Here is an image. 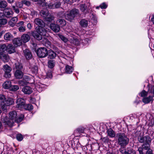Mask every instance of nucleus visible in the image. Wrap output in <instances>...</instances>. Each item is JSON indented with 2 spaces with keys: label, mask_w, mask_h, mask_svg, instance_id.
I'll use <instances>...</instances> for the list:
<instances>
[{
  "label": "nucleus",
  "mask_w": 154,
  "mask_h": 154,
  "mask_svg": "<svg viewBox=\"0 0 154 154\" xmlns=\"http://www.w3.org/2000/svg\"><path fill=\"white\" fill-rule=\"evenodd\" d=\"M9 119H8L7 117H4L2 116L1 118L2 122L5 125H7L9 127H12L13 125L14 122H16L19 123L23 120L24 116L21 114L17 118V113L15 111L11 112L9 113Z\"/></svg>",
  "instance_id": "nucleus-1"
},
{
  "label": "nucleus",
  "mask_w": 154,
  "mask_h": 154,
  "mask_svg": "<svg viewBox=\"0 0 154 154\" xmlns=\"http://www.w3.org/2000/svg\"><path fill=\"white\" fill-rule=\"evenodd\" d=\"M34 1L38 2V4L42 7L46 8L54 9L59 8L61 5V3L60 2H55L54 4L50 3L47 4L45 0H33Z\"/></svg>",
  "instance_id": "nucleus-2"
},
{
  "label": "nucleus",
  "mask_w": 154,
  "mask_h": 154,
  "mask_svg": "<svg viewBox=\"0 0 154 154\" xmlns=\"http://www.w3.org/2000/svg\"><path fill=\"white\" fill-rule=\"evenodd\" d=\"M46 30L43 27L39 28L36 31H34L31 32L32 36L38 40H41L42 36L46 35Z\"/></svg>",
  "instance_id": "nucleus-3"
},
{
  "label": "nucleus",
  "mask_w": 154,
  "mask_h": 154,
  "mask_svg": "<svg viewBox=\"0 0 154 154\" xmlns=\"http://www.w3.org/2000/svg\"><path fill=\"white\" fill-rule=\"evenodd\" d=\"M118 141L119 145L122 146H125L128 144L129 142V139L123 133H120L117 134Z\"/></svg>",
  "instance_id": "nucleus-4"
},
{
  "label": "nucleus",
  "mask_w": 154,
  "mask_h": 154,
  "mask_svg": "<svg viewBox=\"0 0 154 154\" xmlns=\"http://www.w3.org/2000/svg\"><path fill=\"white\" fill-rule=\"evenodd\" d=\"M78 14V10L74 9L71 10L69 13L65 14V16L66 20L71 21Z\"/></svg>",
  "instance_id": "nucleus-5"
},
{
  "label": "nucleus",
  "mask_w": 154,
  "mask_h": 154,
  "mask_svg": "<svg viewBox=\"0 0 154 154\" xmlns=\"http://www.w3.org/2000/svg\"><path fill=\"white\" fill-rule=\"evenodd\" d=\"M14 100L11 98H5L4 102L2 103V108L3 110L5 111L7 109V107L13 104Z\"/></svg>",
  "instance_id": "nucleus-6"
},
{
  "label": "nucleus",
  "mask_w": 154,
  "mask_h": 154,
  "mask_svg": "<svg viewBox=\"0 0 154 154\" xmlns=\"http://www.w3.org/2000/svg\"><path fill=\"white\" fill-rule=\"evenodd\" d=\"M47 49L45 48H40L37 50V54L40 57H45L48 55Z\"/></svg>",
  "instance_id": "nucleus-7"
},
{
  "label": "nucleus",
  "mask_w": 154,
  "mask_h": 154,
  "mask_svg": "<svg viewBox=\"0 0 154 154\" xmlns=\"http://www.w3.org/2000/svg\"><path fill=\"white\" fill-rule=\"evenodd\" d=\"M138 140L141 143H144V144H149L151 141V139L149 136H139L138 138Z\"/></svg>",
  "instance_id": "nucleus-8"
},
{
  "label": "nucleus",
  "mask_w": 154,
  "mask_h": 154,
  "mask_svg": "<svg viewBox=\"0 0 154 154\" xmlns=\"http://www.w3.org/2000/svg\"><path fill=\"white\" fill-rule=\"evenodd\" d=\"M4 70L5 72V76L6 78H9L11 77L10 72L11 69L8 65H6L3 66Z\"/></svg>",
  "instance_id": "nucleus-9"
},
{
  "label": "nucleus",
  "mask_w": 154,
  "mask_h": 154,
  "mask_svg": "<svg viewBox=\"0 0 154 154\" xmlns=\"http://www.w3.org/2000/svg\"><path fill=\"white\" fill-rule=\"evenodd\" d=\"M150 148V146L149 144L148 143L143 144L142 147H140L138 149V151L140 154H144L145 150H147Z\"/></svg>",
  "instance_id": "nucleus-10"
},
{
  "label": "nucleus",
  "mask_w": 154,
  "mask_h": 154,
  "mask_svg": "<svg viewBox=\"0 0 154 154\" xmlns=\"http://www.w3.org/2000/svg\"><path fill=\"white\" fill-rule=\"evenodd\" d=\"M16 103H17L16 107L19 109H23L25 104V100L22 98L18 99Z\"/></svg>",
  "instance_id": "nucleus-11"
},
{
  "label": "nucleus",
  "mask_w": 154,
  "mask_h": 154,
  "mask_svg": "<svg viewBox=\"0 0 154 154\" xmlns=\"http://www.w3.org/2000/svg\"><path fill=\"white\" fill-rule=\"evenodd\" d=\"M50 27L51 29L55 32H58L60 30L59 26L57 24L51 23L50 25Z\"/></svg>",
  "instance_id": "nucleus-12"
},
{
  "label": "nucleus",
  "mask_w": 154,
  "mask_h": 154,
  "mask_svg": "<svg viewBox=\"0 0 154 154\" xmlns=\"http://www.w3.org/2000/svg\"><path fill=\"white\" fill-rule=\"evenodd\" d=\"M22 91L25 94H29L32 92V88L29 86H26L22 88Z\"/></svg>",
  "instance_id": "nucleus-13"
},
{
  "label": "nucleus",
  "mask_w": 154,
  "mask_h": 154,
  "mask_svg": "<svg viewBox=\"0 0 154 154\" xmlns=\"http://www.w3.org/2000/svg\"><path fill=\"white\" fill-rule=\"evenodd\" d=\"M13 12L11 9L7 8L5 10L4 14L7 17H11L12 15Z\"/></svg>",
  "instance_id": "nucleus-14"
},
{
  "label": "nucleus",
  "mask_w": 154,
  "mask_h": 154,
  "mask_svg": "<svg viewBox=\"0 0 154 154\" xmlns=\"http://www.w3.org/2000/svg\"><path fill=\"white\" fill-rule=\"evenodd\" d=\"M24 34H23L21 37V40L24 43H26L28 42L30 39V37L28 33Z\"/></svg>",
  "instance_id": "nucleus-15"
},
{
  "label": "nucleus",
  "mask_w": 154,
  "mask_h": 154,
  "mask_svg": "<svg viewBox=\"0 0 154 154\" xmlns=\"http://www.w3.org/2000/svg\"><path fill=\"white\" fill-rule=\"evenodd\" d=\"M34 22L36 25L41 27H43L45 26L44 22L41 19L36 18L35 19Z\"/></svg>",
  "instance_id": "nucleus-16"
},
{
  "label": "nucleus",
  "mask_w": 154,
  "mask_h": 154,
  "mask_svg": "<svg viewBox=\"0 0 154 154\" xmlns=\"http://www.w3.org/2000/svg\"><path fill=\"white\" fill-rule=\"evenodd\" d=\"M153 100V96H151V95H149L148 97H146L142 99L143 102L145 104L148 103L151 101L152 102Z\"/></svg>",
  "instance_id": "nucleus-17"
},
{
  "label": "nucleus",
  "mask_w": 154,
  "mask_h": 154,
  "mask_svg": "<svg viewBox=\"0 0 154 154\" xmlns=\"http://www.w3.org/2000/svg\"><path fill=\"white\" fill-rule=\"evenodd\" d=\"M40 15L44 19L49 14L48 11L47 9H44L40 12Z\"/></svg>",
  "instance_id": "nucleus-18"
},
{
  "label": "nucleus",
  "mask_w": 154,
  "mask_h": 154,
  "mask_svg": "<svg viewBox=\"0 0 154 154\" xmlns=\"http://www.w3.org/2000/svg\"><path fill=\"white\" fill-rule=\"evenodd\" d=\"M15 75L17 79H20L22 78L23 73L21 70H17L15 73Z\"/></svg>",
  "instance_id": "nucleus-19"
},
{
  "label": "nucleus",
  "mask_w": 154,
  "mask_h": 154,
  "mask_svg": "<svg viewBox=\"0 0 154 154\" xmlns=\"http://www.w3.org/2000/svg\"><path fill=\"white\" fill-rule=\"evenodd\" d=\"M22 41L20 38H15L13 41V43L15 46H19L22 44Z\"/></svg>",
  "instance_id": "nucleus-20"
},
{
  "label": "nucleus",
  "mask_w": 154,
  "mask_h": 154,
  "mask_svg": "<svg viewBox=\"0 0 154 154\" xmlns=\"http://www.w3.org/2000/svg\"><path fill=\"white\" fill-rule=\"evenodd\" d=\"M0 58L5 62L8 61L9 58V57L7 54L4 53L1 54H0Z\"/></svg>",
  "instance_id": "nucleus-21"
},
{
  "label": "nucleus",
  "mask_w": 154,
  "mask_h": 154,
  "mask_svg": "<svg viewBox=\"0 0 154 154\" xmlns=\"http://www.w3.org/2000/svg\"><path fill=\"white\" fill-rule=\"evenodd\" d=\"M24 53L26 58L27 59H30L32 57V55L31 52L28 49H25L24 51Z\"/></svg>",
  "instance_id": "nucleus-22"
},
{
  "label": "nucleus",
  "mask_w": 154,
  "mask_h": 154,
  "mask_svg": "<svg viewBox=\"0 0 154 154\" xmlns=\"http://www.w3.org/2000/svg\"><path fill=\"white\" fill-rule=\"evenodd\" d=\"M7 50L10 54L15 52V48L12 44H9L7 45Z\"/></svg>",
  "instance_id": "nucleus-23"
},
{
  "label": "nucleus",
  "mask_w": 154,
  "mask_h": 154,
  "mask_svg": "<svg viewBox=\"0 0 154 154\" xmlns=\"http://www.w3.org/2000/svg\"><path fill=\"white\" fill-rule=\"evenodd\" d=\"M88 23V20L85 19L82 20L80 22L81 26L84 27H86L87 26Z\"/></svg>",
  "instance_id": "nucleus-24"
},
{
  "label": "nucleus",
  "mask_w": 154,
  "mask_h": 154,
  "mask_svg": "<svg viewBox=\"0 0 154 154\" xmlns=\"http://www.w3.org/2000/svg\"><path fill=\"white\" fill-rule=\"evenodd\" d=\"M3 87L6 89L11 88V82L10 81H7L3 85Z\"/></svg>",
  "instance_id": "nucleus-25"
},
{
  "label": "nucleus",
  "mask_w": 154,
  "mask_h": 154,
  "mask_svg": "<svg viewBox=\"0 0 154 154\" xmlns=\"http://www.w3.org/2000/svg\"><path fill=\"white\" fill-rule=\"evenodd\" d=\"M57 23L61 26H64L66 24V21L61 18L58 19L57 21Z\"/></svg>",
  "instance_id": "nucleus-26"
},
{
  "label": "nucleus",
  "mask_w": 154,
  "mask_h": 154,
  "mask_svg": "<svg viewBox=\"0 0 154 154\" xmlns=\"http://www.w3.org/2000/svg\"><path fill=\"white\" fill-rule=\"evenodd\" d=\"M48 55V57L50 59H54L56 56V53L51 50L49 51Z\"/></svg>",
  "instance_id": "nucleus-27"
},
{
  "label": "nucleus",
  "mask_w": 154,
  "mask_h": 154,
  "mask_svg": "<svg viewBox=\"0 0 154 154\" xmlns=\"http://www.w3.org/2000/svg\"><path fill=\"white\" fill-rule=\"evenodd\" d=\"M84 128L83 127H80L77 128L74 131V133L77 135L84 132Z\"/></svg>",
  "instance_id": "nucleus-28"
},
{
  "label": "nucleus",
  "mask_w": 154,
  "mask_h": 154,
  "mask_svg": "<svg viewBox=\"0 0 154 154\" xmlns=\"http://www.w3.org/2000/svg\"><path fill=\"white\" fill-rule=\"evenodd\" d=\"M7 50V46L5 44L0 45V54Z\"/></svg>",
  "instance_id": "nucleus-29"
},
{
  "label": "nucleus",
  "mask_w": 154,
  "mask_h": 154,
  "mask_svg": "<svg viewBox=\"0 0 154 154\" xmlns=\"http://www.w3.org/2000/svg\"><path fill=\"white\" fill-rule=\"evenodd\" d=\"M4 38L6 40H10L13 38L12 35L9 32L7 33L4 35Z\"/></svg>",
  "instance_id": "nucleus-30"
},
{
  "label": "nucleus",
  "mask_w": 154,
  "mask_h": 154,
  "mask_svg": "<svg viewBox=\"0 0 154 154\" xmlns=\"http://www.w3.org/2000/svg\"><path fill=\"white\" fill-rule=\"evenodd\" d=\"M73 70V68L67 65L65 67V71L66 73H72Z\"/></svg>",
  "instance_id": "nucleus-31"
},
{
  "label": "nucleus",
  "mask_w": 154,
  "mask_h": 154,
  "mask_svg": "<svg viewBox=\"0 0 154 154\" xmlns=\"http://www.w3.org/2000/svg\"><path fill=\"white\" fill-rule=\"evenodd\" d=\"M107 133L108 135L111 137H114L115 136V133L111 128H109L108 130Z\"/></svg>",
  "instance_id": "nucleus-32"
},
{
  "label": "nucleus",
  "mask_w": 154,
  "mask_h": 154,
  "mask_svg": "<svg viewBox=\"0 0 154 154\" xmlns=\"http://www.w3.org/2000/svg\"><path fill=\"white\" fill-rule=\"evenodd\" d=\"M33 106L31 104H25L23 109L29 110H31L33 109Z\"/></svg>",
  "instance_id": "nucleus-33"
},
{
  "label": "nucleus",
  "mask_w": 154,
  "mask_h": 154,
  "mask_svg": "<svg viewBox=\"0 0 154 154\" xmlns=\"http://www.w3.org/2000/svg\"><path fill=\"white\" fill-rule=\"evenodd\" d=\"M7 6V3L5 1H2L0 2V8H4Z\"/></svg>",
  "instance_id": "nucleus-34"
},
{
  "label": "nucleus",
  "mask_w": 154,
  "mask_h": 154,
  "mask_svg": "<svg viewBox=\"0 0 154 154\" xmlns=\"http://www.w3.org/2000/svg\"><path fill=\"white\" fill-rule=\"evenodd\" d=\"M32 71L34 73L36 74L37 73L38 71L37 67L35 65L32 66L30 67Z\"/></svg>",
  "instance_id": "nucleus-35"
},
{
  "label": "nucleus",
  "mask_w": 154,
  "mask_h": 154,
  "mask_svg": "<svg viewBox=\"0 0 154 154\" xmlns=\"http://www.w3.org/2000/svg\"><path fill=\"white\" fill-rule=\"evenodd\" d=\"M48 66L50 68H53L54 66V63L53 60H49L48 63Z\"/></svg>",
  "instance_id": "nucleus-36"
},
{
  "label": "nucleus",
  "mask_w": 154,
  "mask_h": 154,
  "mask_svg": "<svg viewBox=\"0 0 154 154\" xmlns=\"http://www.w3.org/2000/svg\"><path fill=\"white\" fill-rule=\"evenodd\" d=\"M149 93L148 92H146L145 90H143L139 94L141 97L144 98L147 96Z\"/></svg>",
  "instance_id": "nucleus-37"
},
{
  "label": "nucleus",
  "mask_w": 154,
  "mask_h": 154,
  "mask_svg": "<svg viewBox=\"0 0 154 154\" xmlns=\"http://www.w3.org/2000/svg\"><path fill=\"white\" fill-rule=\"evenodd\" d=\"M148 92L149 94H151V95L152 94L153 95L152 96H153V97H154V86H152L151 87H149L148 89Z\"/></svg>",
  "instance_id": "nucleus-38"
},
{
  "label": "nucleus",
  "mask_w": 154,
  "mask_h": 154,
  "mask_svg": "<svg viewBox=\"0 0 154 154\" xmlns=\"http://www.w3.org/2000/svg\"><path fill=\"white\" fill-rule=\"evenodd\" d=\"M45 20L50 22H51L54 19V17L50 14L47 17L45 18Z\"/></svg>",
  "instance_id": "nucleus-39"
},
{
  "label": "nucleus",
  "mask_w": 154,
  "mask_h": 154,
  "mask_svg": "<svg viewBox=\"0 0 154 154\" xmlns=\"http://www.w3.org/2000/svg\"><path fill=\"white\" fill-rule=\"evenodd\" d=\"M10 89L12 91H16L19 89V87L18 85H11Z\"/></svg>",
  "instance_id": "nucleus-40"
},
{
  "label": "nucleus",
  "mask_w": 154,
  "mask_h": 154,
  "mask_svg": "<svg viewBox=\"0 0 154 154\" xmlns=\"http://www.w3.org/2000/svg\"><path fill=\"white\" fill-rule=\"evenodd\" d=\"M58 35L61 40L64 42H66L68 41V39L63 35L60 34H59Z\"/></svg>",
  "instance_id": "nucleus-41"
},
{
  "label": "nucleus",
  "mask_w": 154,
  "mask_h": 154,
  "mask_svg": "<svg viewBox=\"0 0 154 154\" xmlns=\"http://www.w3.org/2000/svg\"><path fill=\"white\" fill-rule=\"evenodd\" d=\"M43 43L45 46L48 47L50 45L51 42L47 39H45Z\"/></svg>",
  "instance_id": "nucleus-42"
},
{
  "label": "nucleus",
  "mask_w": 154,
  "mask_h": 154,
  "mask_svg": "<svg viewBox=\"0 0 154 154\" xmlns=\"http://www.w3.org/2000/svg\"><path fill=\"white\" fill-rule=\"evenodd\" d=\"M7 22V21L5 19H0V27L2 25H5Z\"/></svg>",
  "instance_id": "nucleus-43"
},
{
  "label": "nucleus",
  "mask_w": 154,
  "mask_h": 154,
  "mask_svg": "<svg viewBox=\"0 0 154 154\" xmlns=\"http://www.w3.org/2000/svg\"><path fill=\"white\" fill-rule=\"evenodd\" d=\"M5 100V97L4 95H0V103H1V106L2 107V102H4Z\"/></svg>",
  "instance_id": "nucleus-44"
},
{
  "label": "nucleus",
  "mask_w": 154,
  "mask_h": 154,
  "mask_svg": "<svg viewBox=\"0 0 154 154\" xmlns=\"http://www.w3.org/2000/svg\"><path fill=\"white\" fill-rule=\"evenodd\" d=\"M16 138L18 140L21 141L23 140V137L21 134H18L16 136Z\"/></svg>",
  "instance_id": "nucleus-45"
},
{
  "label": "nucleus",
  "mask_w": 154,
  "mask_h": 154,
  "mask_svg": "<svg viewBox=\"0 0 154 154\" xmlns=\"http://www.w3.org/2000/svg\"><path fill=\"white\" fill-rule=\"evenodd\" d=\"M18 30L20 32H24L26 31V27L24 26H20L18 28Z\"/></svg>",
  "instance_id": "nucleus-46"
},
{
  "label": "nucleus",
  "mask_w": 154,
  "mask_h": 154,
  "mask_svg": "<svg viewBox=\"0 0 154 154\" xmlns=\"http://www.w3.org/2000/svg\"><path fill=\"white\" fill-rule=\"evenodd\" d=\"M15 67L17 69H21L22 66L20 63L17 62L15 63Z\"/></svg>",
  "instance_id": "nucleus-47"
},
{
  "label": "nucleus",
  "mask_w": 154,
  "mask_h": 154,
  "mask_svg": "<svg viewBox=\"0 0 154 154\" xmlns=\"http://www.w3.org/2000/svg\"><path fill=\"white\" fill-rule=\"evenodd\" d=\"M86 6L85 5H80V10L82 12H84L86 9Z\"/></svg>",
  "instance_id": "nucleus-48"
},
{
  "label": "nucleus",
  "mask_w": 154,
  "mask_h": 154,
  "mask_svg": "<svg viewBox=\"0 0 154 154\" xmlns=\"http://www.w3.org/2000/svg\"><path fill=\"white\" fill-rule=\"evenodd\" d=\"M22 2L23 4H25L27 6L30 5L31 3L29 1L27 0H23Z\"/></svg>",
  "instance_id": "nucleus-49"
},
{
  "label": "nucleus",
  "mask_w": 154,
  "mask_h": 154,
  "mask_svg": "<svg viewBox=\"0 0 154 154\" xmlns=\"http://www.w3.org/2000/svg\"><path fill=\"white\" fill-rule=\"evenodd\" d=\"M18 20V18L17 17H15L11 18V20L14 23H16Z\"/></svg>",
  "instance_id": "nucleus-50"
},
{
  "label": "nucleus",
  "mask_w": 154,
  "mask_h": 154,
  "mask_svg": "<svg viewBox=\"0 0 154 154\" xmlns=\"http://www.w3.org/2000/svg\"><path fill=\"white\" fill-rule=\"evenodd\" d=\"M12 8L15 13L17 14H18L19 13V10L17 8H16L14 6H13Z\"/></svg>",
  "instance_id": "nucleus-51"
},
{
  "label": "nucleus",
  "mask_w": 154,
  "mask_h": 154,
  "mask_svg": "<svg viewBox=\"0 0 154 154\" xmlns=\"http://www.w3.org/2000/svg\"><path fill=\"white\" fill-rule=\"evenodd\" d=\"M102 9H105L107 7V5L105 3H103L100 5Z\"/></svg>",
  "instance_id": "nucleus-52"
},
{
  "label": "nucleus",
  "mask_w": 154,
  "mask_h": 154,
  "mask_svg": "<svg viewBox=\"0 0 154 154\" xmlns=\"http://www.w3.org/2000/svg\"><path fill=\"white\" fill-rule=\"evenodd\" d=\"M17 25L18 26H23L24 25V23L23 21H20L17 24Z\"/></svg>",
  "instance_id": "nucleus-53"
},
{
  "label": "nucleus",
  "mask_w": 154,
  "mask_h": 154,
  "mask_svg": "<svg viewBox=\"0 0 154 154\" xmlns=\"http://www.w3.org/2000/svg\"><path fill=\"white\" fill-rule=\"evenodd\" d=\"M23 3H22V2H18L17 3V7L19 8H22L23 6Z\"/></svg>",
  "instance_id": "nucleus-54"
},
{
  "label": "nucleus",
  "mask_w": 154,
  "mask_h": 154,
  "mask_svg": "<svg viewBox=\"0 0 154 154\" xmlns=\"http://www.w3.org/2000/svg\"><path fill=\"white\" fill-rule=\"evenodd\" d=\"M146 152V154H153L152 150L150 149V148L149 149H147Z\"/></svg>",
  "instance_id": "nucleus-55"
},
{
  "label": "nucleus",
  "mask_w": 154,
  "mask_h": 154,
  "mask_svg": "<svg viewBox=\"0 0 154 154\" xmlns=\"http://www.w3.org/2000/svg\"><path fill=\"white\" fill-rule=\"evenodd\" d=\"M8 23L9 25L12 27L14 26L15 24V23H14L12 22L11 20L9 21Z\"/></svg>",
  "instance_id": "nucleus-56"
},
{
  "label": "nucleus",
  "mask_w": 154,
  "mask_h": 154,
  "mask_svg": "<svg viewBox=\"0 0 154 154\" xmlns=\"http://www.w3.org/2000/svg\"><path fill=\"white\" fill-rule=\"evenodd\" d=\"M19 83L20 84H21L22 85H25L26 84V82L24 81V80L23 79L21 80H20V81H19Z\"/></svg>",
  "instance_id": "nucleus-57"
},
{
  "label": "nucleus",
  "mask_w": 154,
  "mask_h": 154,
  "mask_svg": "<svg viewBox=\"0 0 154 154\" xmlns=\"http://www.w3.org/2000/svg\"><path fill=\"white\" fill-rule=\"evenodd\" d=\"M120 152L122 154H129L128 152H126L125 150H121Z\"/></svg>",
  "instance_id": "nucleus-58"
},
{
  "label": "nucleus",
  "mask_w": 154,
  "mask_h": 154,
  "mask_svg": "<svg viewBox=\"0 0 154 154\" xmlns=\"http://www.w3.org/2000/svg\"><path fill=\"white\" fill-rule=\"evenodd\" d=\"M63 1L66 3H69L72 2V0H63Z\"/></svg>",
  "instance_id": "nucleus-59"
},
{
  "label": "nucleus",
  "mask_w": 154,
  "mask_h": 154,
  "mask_svg": "<svg viewBox=\"0 0 154 154\" xmlns=\"http://www.w3.org/2000/svg\"><path fill=\"white\" fill-rule=\"evenodd\" d=\"M27 27L29 29H31L32 28V25L31 24L28 23L27 24Z\"/></svg>",
  "instance_id": "nucleus-60"
},
{
  "label": "nucleus",
  "mask_w": 154,
  "mask_h": 154,
  "mask_svg": "<svg viewBox=\"0 0 154 154\" xmlns=\"http://www.w3.org/2000/svg\"><path fill=\"white\" fill-rule=\"evenodd\" d=\"M47 75L49 78H51L52 77L51 73V72L47 73Z\"/></svg>",
  "instance_id": "nucleus-61"
},
{
  "label": "nucleus",
  "mask_w": 154,
  "mask_h": 154,
  "mask_svg": "<svg viewBox=\"0 0 154 154\" xmlns=\"http://www.w3.org/2000/svg\"><path fill=\"white\" fill-rule=\"evenodd\" d=\"M7 1L9 3H12L14 2V0H7Z\"/></svg>",
  "instance_id": "nucleus-62"
},
{
  "label": "nucleus",
  "mask_w": 154,
  "mask_h": 154,
  "mask_svg": "<svg viewBox=\"0 0 154 154\" xmlns=\"http://www.w3.org/2000/svg\"><path fill=\"white\" fill-rule=\"evenodd\" d=\"M151 21L153 22L154 23V15L151 18Z\"/></svg>",
  "instance_id": "nucleus-63"
},
{
  "label": "nucleus",
  "mask_w": 154,
  "mask_h": 154,
  "mask_svg": "<svg viewBox=\"0 0 154 154\" xmlns=\"http://www.w3.org/2000/svg\"><path fill=\"white\" fill-rule=\"evenodd\" d=\"M3 16V14L1 13L0 14V17L2 16Z\"/></svg>",
  "instance_id": "nucleus-64"
}]
</instances>
